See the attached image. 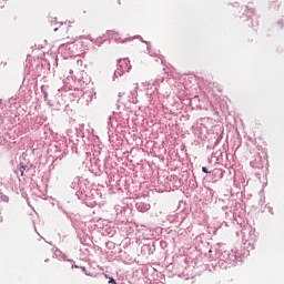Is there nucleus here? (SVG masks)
Masks as SVG:
<instances>
[{
	"mask_svg": "<svg viewBox=\"0 0 284 284\" xmlns=\"http://www.w3.org/2000/svg\"><path fill=\"white\" fill-rule=\"evenodd\" d=\"M118 67L120 68L122 74L132 70V64H130V60L128 58L120 59L118 61Z\"/></svg>",
	"mask_w": 284,
	"mask_h": 284,
	"instance_id": "1",
	"label": "nucleus"
},
{
	"mask_svg": "<svg viewBox=\"0 0 284 284\" xmlns=\"http://www.w3.org/2000/svg\"><path fill=\"white\" fill-rule=\"evenodd\" d=\"M60 30L62 31V32H67V34L70 32V30H72V26H69V24H62L61 27H60Z\"/></svg>",
	"mask_w": 284,
	"mask_h": 284,
	"instance_id": "2",
	"label": "nucleus"
},
{
	"mask_svg": "<svg viewBox=\"0 0 284 284\" xmlns=\"http://www.w3.org/2000/svg\"><path fill=\"white\" fill-rule=\"evenodd\" d=\"M106 278H109V284H116V281L113 277H109L108 274H104Z\"/></svg>",
	"mask_w": 284,
	"mask_h": 284,
	"instance_id": "3",
	"label": "nucleus"
},
{
	"mask_svg": "<svg viewBox=\"0 0 284 284\" xmlns=\"http://www.w3.org/2000/svg\"><path fill=\"white\" fill-rule=\"evenodd\" d=\"M23 172H26V166H20V174L23 176Z\"/></svg>",
	"mask_w": 284,
	"mask_h": 284,
	"instance_id": "4",
	"label": "nucleus"
},
{
	"mask_svg": "<svg viewBox=\"0 0 284 284\" xmlns=\"http://www.w3.org/2000/svg\"><path fill=\"white\" fill-rule=\"evenodd\" d=\"M202 172H204V174H210V171H207V168L205 166L202 168Z\"/></svg>",
	"mask_w": 284,
	"mask_h": 284,
	"instance_id": "5",
	"label": "nucleus"
},
{
	"mask_svg": "<svg viewBox=\"0 0 284 284\" xmlns=\"http://www.w3.org/2000/svg\"><path fill=\"white\" fill-rule=\"evenodd\" d=\"M57 30H59V28H55V29H54V32H57Z\"/></svg>",
	"mask_w": 284,
	"mask_h": 284,
	"instance_id": "6",
	"label": "nucleus"
},
{
	"mask_svg": "<svg viewBox=\"0 0 284 284\" xmlns=\"http://www.w3.org/2000/svg\"><path fill=\"white\" fill-rule=\"evenodd\" d=\"M67 39H70V36H67Z\"/></svg>",
	"mask_w": 284,
	"mask_h": 284,
	"instance_id": "7",
	"label": "nucleus"
}]
</instances>
